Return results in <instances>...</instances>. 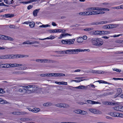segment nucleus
Segmentation results:
<instances>
[{
    "mask_svg": "<svg viewBox=\"0 0 123 123\" xmlns=\"http://www.w3.org/2000/svg\"><path fill=\"white\" fill-rule=\"evenodd\" d=\"M20 68L21 70H25L26 68L27 67L25 66H23L20 67Z\"/></svg>",
    "mask_w": 123,
    "mask_h": 123,
    "instance_id": "58",
    "label": "nucleus"
},
{
    "mask_svg": "<svg viewBox=\"0 0 123 123\" xmlns=\"http://www.w3.org/2000/svg\"><path fill=\"white\" fill-rule=\"evenodd\" d=\"M113 70L114 71H115L117 72H118L119 73L121 71L120 69H117L115 68H113Z\"/></svg>",
    "mask_w": 123,
    "mask_h": 123,
    "instance_id": "42",
    "label": "nucleus"
},
{
    "mask_svg": "<svg viewBox=\"0 0 123 123\" xmlns=\"http://www.w3.org/2000/svg\"><path fill=\"white\" fill-rule=\"evenodd\" d=\"M55 30H49L48 31V32L50 33H54L55 32Z\"/></svg>",
    "mask_w": 123,
    "mask_h": 123,
    "instance_id": "54",
    "label": "nucleus"
},
{
    "mask_svg": "<svg viewBox=\"0 0 123 123\" xmlns=\"http://www.w3.org/2000/svg\"><path fill=\"white\" fill-rule=\"evenodd\" d=\"M5 65L6 68H10L9 64H6Z\"/></svg>",
    "mask_w": 123,
    "mask_h": 123,
    "instance_id": "61",
    "label": "nucleus"
},
{
    "mask_svg": "<svg viewBox=\"0 0 123 123\" xmlns=\"http://www.w3.org/2000/svg\"><path fill=\"white\" fill-rule=\"evenodd\" d=\"M53 73L45 74L46 76H53Z\"/></svg>",
    "mask_w": 123,
    "mask_h": 123,
    "instance_id": "44",
    "label": "nucleus"
},
{
    "mask_svg": "<svg viewBox=\"0 0 123 123\" xmlns=\"http://www.w3.org/2000/svg\"><path fill=\"white\" fill-rule=\"evenodd\" d=\"M95 32L98 35L108 34L111 33L110 32L108 31H96Z\"/></svg>",
    "mask_w": 123,
    "mask_h": 123,
    "instance_id": "6",
    "label": "nucleus"
},
{
    "mask_svg": "<svg viewBox=\"0 0 123 123\" xmlns=\"http://www.w3.org/2000/svg\"><path fill=\"white\" fill-rule=\"evenodd\" d=\"M103 12H100L99 11H92L90 12H80L79 13V14L81 15H96L97 14H103Z\"/></svg>",
    "mask_w": 123,
    "mask_h": 123,
    "instance_id": "3",
    "label": "nucleus"
},
{
    "mask_svg": "<svg viewBox=\"0 0 123 123\" xmlns=\"http://www.w3.org/2000/svg\"><path fill=\"white\" fill-rule=\"evenodd\" d=\"M56 61L53 60H51L50 59H42V63H55Z\"/></svg>",
    "mask_w": 123,
    "mask_h": 123,
    "instance_id": "7",
    "label": "nucleus"
},
{
    "mask_svg": "<svg viewBox=\"0 0 123 123\" xmlns=\"http://www.w3.org/2000/svg\"><path fill=\"white\" fill-rule=\"evenodd\" d=\"M20 120H22V121H24V120L31 121V119H30L29 118H21Z\"/></svg>",
    "mask_w": 123,
    "mask_h": 123,
    "instance_id": "41",
    "label": "nucleus"
},
{
    "mask_svg": "<svg viewBox=\"0 0 123 123\" xmlns=\"http://www.w3.org/2000/svg\"><path fill=\"white\" fill-rule=\"evenodd\" d=\"M90 10H92V11H94L95 10H96L98 11H99L100 12H104L103 13H104L105 12H104L103 11H100V7H91L90 8Z\"/></svg>",
    "mask_w": 123,
    "mask_h": 123,
    "instance_id": "15",
    "label": "nucleus"
},
{
    "mask_svg": "<svg viewBox=\"0 0 123 123\" xmlns=\"http://www.w3.org/2000/svg\"><path fill=\"white\" fill-rule=\"evenodd\" d=\"M75 40L74 39H70V44H73Z\"/></svg>",
    "mask_w": 123,
    "mask_h": 123,
    "instance_id": "47",
    "label": "nucleus"
},
{
    "mask_svg": "<svg viewBox=\"0 0 123 123\" xmlns=\"http://www.w3.org/2000/svg\"><path fill=\"white\" fill-rule=\"evenodd\" d=\"M27 90L26 93H30L31 91L34 92L37 90V86H36L34 85H29L28 86H23Z\"/></svg>",
    "mask_w": 123,
    "mask_h": 123,
    "instance_id": "4",
    "label": "nucleus"
},
{
    "mask_svg": "<svg viewBox=\"0 0 123 123\" xmlns=\"http://www.w3.org/2000/svg\"><path fill=\"white\" fill-rule=\"evenodd\" d=\"M40 110V109L39 108H34L32 109V111L33 112L36 113L38 112Z\"/></svg>",
    "mask_w": 123,
    "mask_h": 123,
    "instance_id": "24",
    "label": "nucleus"
},
{
    "mask_svg": "<svg viewBox=\"0 0 123 123\" xmlns=\"http://www.w3.org/2000/svg\"><path fill=\"white\" fill-rule=\"evenodd\" d=\"M82 49H70V52H72V53L74 54H77L79 52H81Z\"/></svg>",
    "mask_w": 123,
    "mask_h": 123,
    "instance_id": "8",
    "label": "nucleus"
},
{
    "mask_svg": "<svg viewBox=\"0 0 123 123\" xmlns=\"http://www.w3.org/2000/svg\"><path fill=\"white\" fill-rule=\"evenodd\" d=\"M49 26V25H40L39 26V27L40 28H44V27H46L48 26Z\"/></svg>",
    "mask_w": 123,
    "mask_h": 123,
    "instance_id": "46",
    "label": "nucleus"
},
{
    "mask_svg": "<svg viewBox=\"0 0 123 123\" xmlns=\"http://www.w3.org/2000/svg\"><path fill=\"white\" fill-rule=\"evenodd\" d=\"M92 101H93L90 100H87V102H88V103L91 104H92Z\"/></svg>",
    "mask_w": 123,
    "mask_h": 123,
    "instance_id": "56",
    "label": "nucleus"
},
{
    "mask_svg": "<svg viewBox=\"0 0 123 123\" xmlns=\"http://www.w3.org/2000/svg\"><path fill=\"white\" fill-rule=\"evenodd\" d=\"M18 91L21 93H26L27 90L26 89L23 88H20L18 90Z\"/></svg>",
    "mask_w": 123,
    "mask_h": 123,
    "instance_id": "20",
    "label": "nucleus"
},
{
    "mask_svg": "<svg viewBox=\"0 0 123 123\" xmlns=\"http://www.w3.org/2000/svg\"><path fill=\"white\" fill-rule=\"evenodd\" d=\"M87 37L86 36H83V38H82L83 39V40H86L87 39Z\"/></svg>",
    "mask_w": 123,
    "mask_h": 123,
    "instance_id": "60",
    "label": "nucleus"
},
{
    "mask_svg": "<svg viewBox=\"0 0 123 123\" xmlns=\"http://www.w3.org/2000/svg\"><path fill=\"white\" fill-rule=\"evenodd\" d=\"M77 41L79 43H81L83 42V39L81 37H79L77 39Z\"/></svg>",
    "mask_w": 123,
    "mask_h": 123,
    "instance_id": "27",
    "label": "nucleus"
},
{
    "mask_svg": "<svg viewBox=\"0 0 123 123\" xmlns=\"http://www.w3.org/2000/svg\"><path fill=\"white\" fill-rule=\"evenodd\" d=\"M81 110L80 109H77L75 110L74 111V112L75 113L78 114H80L81 113Z\"/></svg>",
    "mask_w": 123,
    "mask_h": 123,
    "instance_id": "33",
    "label": "nucleus"
},
{
    "mask_svg": "<svg viewBox=\"0 0 123 123\" xmlns=\"http://www.w3.org/2000/svg\"><path fill=\"white\" fill-rule=\"evenodd\" d=\"M4 2L6 4H10L11 0H4Z\"/></svg>",
    "mask_w": 123,
    "mask_h": 123,
    "instance_id": "39",
    "label": "nucleus"
},
{
    "mask_svg": "<svg viewBox=\"0 0 123 123\" xmlns=\"http://www.w3.org/2000/svg\"><path fill=\"white\" fill-rule=\"evenodd\" d=\"M122 35L121 34H119L118 35H113L112 36H110V37H119V36H121Z\"/></svg>",
    "mask_w": 123,
    "mask_h": 123,
    "instance_id": "52",
    "label": "nucleus"
},
{
    "mask_svg": "<svg viewBox=\"0 0 123 123\" xmlns=\"http://www.w3.org/2000/svg\"><path fill=\"white\" fill-rule=\"evenodd\" d=\"M102 38H105V39H107L109 38V37L106 36H104L102 37Z\"/></svg>",
    "mask_w": 123,
    "mask_h": 123,
    "instance_id": "64",
    "label": "nucleus"
},
{
    "mask_svg": "<svg viewBox=\"0 0 123 123\" xmlns=\"http://www.w3.org/2000/svg\"><path fill=\"white\" fill-rule=\"evenodd\" d=\"M55 83L58 84L59 85H67V82H64V81L58 82L57 81H55Z\"/></svg>",
    "mask_w": 123,
    "mask_h": 123,
    "instance_id": "17",
    "label": "nucleus"
},
{
    "mask_svg": "<svg viewBox=\"0 0 123 123\" xmlns=\"http://www.w3.org/2000/svg\"><path fill=\"white\" fill-rule=\"evenodd\" d=\"M105 104L109 105H116L117 104L116 103H115V102H106V103H105Z\"/></svg>",
    "mask_w": 123,
    "mask_h": 123,
    "instance_id": "25",
    "label": "nucleus"
},
{
    "mask_svg": "<svg viewBox=\"0 0 123 123\" xmlns=\"http://www.w3.org/2000/svg\"><path fill=\"white\" fill-rule=\"evenodd\" d=\"M3 17L12 18L14 17V15L12 14H7L2 15Z\"/></svg>",
    "mask_w": 123,
    "mask_h": 123,
    "instance_id": "14",
    "label": "nucleus"
},
{
    "mask_svg": "<svg viewBox=\"0 0 123 123\" xmlns=\"http://www.w3.org/2000/svg\"><path fill=\"white\" fill-rule=\"evenodd\" d=\"M55 38V36H52V35H51L49 37H47V38H44V39H40L39 38V40H45L46 39H51L52 40Z\"/></svg>",
    "mask_w": 123,
    "mask_h": 123,
    "instance_id": "16",
    "label": "nucleus"
},
{
    "mask_svg": "<svg viewBox=\"0 0 123 123\" xmlns=\"http://www.w3.org/2000/svg\"><path fill=\"white\" fill-rule=\"evenodd\" d=\"M67 35H69V34H67V33H64L63 34H62L60 35V36L58 37L59 39L62 38L63 37H64Z\"/></svg>",
    "mask_w": 123,
    "mask_h": 123,
    "instance_id": "21",
    "label": "nucleus"
},
{
    "mask_svg": "<svg viewBox=\"0 0 123 123\" xmlns=\"http://www.w3.org/2000/svg\"><path fill=\"white\" fill-rule=\"evenodd\" d=\"M39 42L37 41H34L32 42H31V44H32L35 43L39 44Z\"/></svg>",
    "mask_w": 123,
    "mask_h": 123,
    "instance_id": "43",
    "label": "nucleus"
},
{
    "mask_svg": "<svg viewBox=\"0 0 123 123\" xmlns=\"http://www.w3.org/2000/svg\"><path fill=\"white\" fill-rule=\"evenodd\" d=\"M36 62H40L41 63L42 62V59H37L36 60Z\"/></svg>",
    "mask_w": 123,
    "mask_h": 123,
    "instance_id": "55",
    "label": "nucleus"
},
{
    "mask_svg": "<svg viewBox=\"0 0 123 123\" xmlns=\"http://www.w3.org/2000/svg\"><path fill=\"white\" fill-rule=\"evenodd\" d=\"M30 23V22L29 21H26L24 23H22L23 24H28Z\"/></svg>",
    "mask_w": 123,
    "mask_h": 123,
    "instance_id": "59",
    "label": "nucleus"
},
{
    "mask_svg": "<svg viewBox=\"0 0 123 123\" xmlns=\"http://www.w3.org/2000/svg\"><path fill=\"white\" fill-rule=\"evenodd\" d=\"M23 65L22 64L15 63V67L21 66Z\"/></svg>",
    "mask_w": 123,
    "mask_h": 123,
    "instance_id": "49",
    "label": "nucleus"
},
{
    "mask_svg": "<svg viewBox=\"0 0 123 123\" xmlns=\"http://www.w3.org/2000/svg\"><path fill=\"white\" fill-rule=\"evenodd\" d=\"M87 114V112L86 111L81 110L80 114L82 115H86Z\"/></svg>",
    "mask_w": 123,
    "mask_h": 123,
    "instance_id": "48",
    "label": "nucleus"
},
{
    "mask_svg": "<svg viewBox=\"0 0 123 123\" xmlns=\"http://www.w3.org/2000/svg\"><path fill=\"white\" fill-rule=\"evenodd\" d=\"M106 118H107V119H112L111 117H109V116H106Z\"/></svg>",
    "mask_w": 123,
    "mask_h": 123,
    "instance_id": "62",
    "label": "nucleus"
},
{
    "mask_svg": "<svg viewBox=\"0 0 123 123\" xmlns=\"http://www.w3.org/2000/svg\"><path fill=\"white\" fill-rule=\"evenodd\" d=\"M93 30L92 28H88L85 29L84 30L86 31H89L91 30Z\"/></svg>",
    "mask_w": 123,
    "mask_h": 123,
    "instance_id": "40",
    "label": "nucleus"
},
{
    "mask_svg": "<svg viewBox=\"0 0 123 123\" xmlns=\"http://www.w3.org/2000/svg\"><path fill=\"white\" fill-rule=\"evenodd\" d=\"M33 7V6L32 5H29L27 7V8L29 10Z\"/></svg>",
    "mask_w": 123,
    "mask_h": 123,
    "instance_id": "53",
    "label": "nucleus"
},
{
    "mask_svg": "<svg viewBox=\"0 0 123 123\" xmlns=\"http://www.w3.org/2000/svg\"><path fill=\"white\" fill-rule=\"evenodd\" d=\"M92 44L95 46H100L103 44L102 40L100 38H93L91 39Z\"/></svg>",
    "mask_w": 123,
    "mask_h": 123,
    "instance_id": "2",
    "label": "nucleus"
},
{
    "mask_svg": "<svg viewBox=\"0 0 123 123\" xmlns=\"http://www.w3.org/2000/svg\"><path fill=\"white\" fill-rule=\"evenodd\" d=\"M103 10L106 11H109V9L108 8L100 7V11H102Z\"/></svg>",
    "mask_w": 123,
    "mask_h": 123,
    "instance_id": "31",
    "label": "nucleus"
},
{
    "mask_svg": "<svg viewBox=\"0 0 123 123\" xmlns=\"http://www.w3.org/2000/svg\"><path fill=\"white\" fill-rule=\"evenodd\" d=\"M52 104L51 102H48L43 104V105L44 106H50Z\"/></svg>",
    "mask_w": 123,
    "mask_h": 123,
    "instance_id": "23",
    "label": "nucleus"
},
{
    "mask_svg": "<svg viewBox=\"0 0 123 123\" xmlns=\"http://www.w3.org/2000/svg\"><path fill=\"white\" fill-rule=\"evenodd\" d=\"M22 55H2L0 56V59H13L17 58H22Z\"/></svg>",
    "mask_w": 123,
    "mask_h": 123,
    "instance_id": "1",
    "label": "nucleus"
},
{
    "mask_svg": "<svg viewBox=\"0 0 123 123\" xmlns=\"http://www.w3.org/2000/svg\"><path fill=\"white\" fill-rule=\"evenodd\" d=\"M107 22L106 21H101L99 22H96L94 23L93 24L94 25H97L99 24H106L107 23Z\"/></svg>",
    "mask_w": 123,
    "mask_h": 123,
    "instance_id": "22",
    "label": "nucleus"
},
{
    "mask_svg": "<svg viewBox=\"0 0 123 123\" xmlns=\"http://www.w3.org/2000/svg\"><path fill=\"white\" fill-rule=\"evenodd\" d=\"M92 104H101V103L100 102H96L95 101H93L92 102Z\"/></svg>",
    "mask_w": 123,
    "mask_h": 123,
    "instance_id": "45",
    "label": "nucleus"
},
{
    "mask_svg": "<svg viewBox=\"0 0 123 123\" xmlns=\"http://www.w3.org/2000/svg\"><path fill=\"white\" fill-rule=\"evenodd\" d=\"M40 10V9H38L34 10L33 12V15L34 16H36L37 15V13Z\"/></svg>",
    "mask_w": 123,
    "mask_h": 123,
    "instance_id": "19",
    "label": "nucleus"
},
{
    "mask_svg": "<svg viewBox=\"0 0 123 123\" xmlns=\"http://www.w3.org/2000/svg\"><path fill=\"white\" fill-rule=\"evenodd\" d=\"M53 76L55 77H60L61 76H65V74L62 73H53Z\"/></svg>",
    "mask_w": 123,
    "mask_h": 123,
    "instance_id": "13",
    "label": "nucleus"
},
{
    "mask_svg": "<svg viewBox=\"0 0 123 123\" xmlns=\"http://www.w3.org/2000/svg\"><path fill=\"white\" fill-rule=\"evenodd\" d=\"M121 105H119L118 106H116L113 107V109L116 111H121Z\"/></svg>",
    "mask_w": 123,
    "mask_h": 123,
    "instance_id": "18",
    "label": "nucleus"
},
{
    "mask_svg": "<svg viewBox=\"0 0 123 123\" xmlns=\"http://www.w3.org/2000/svg\"><path fill=\"white\" fill-rule=\"evenodd\" d=\"M89 111L92 113L96 114H100L101 113V112L99 111L98 110L94 109H89Z\"/></svg>",
    "mask_w": 123,
    "mask_h": 123,
    "instance_id": "9",
    "label": "nucleus"
},
{
    "mask_svg": "<svg viewBox=\"0 0 123 123\" xmlns=\"http://www.w3.org/2000/svg\"><path fill=\"white\" fill-rule=\"evenodd\" d=\"M61 106L62 108H66L68 107V105L63 103H61Z\"/></svg>",
    "mask_w": 123,
    "mask_h": 123,
    "instance_id": "30",
    "label": "nucleus"
},
{
    "mask_svg": "<svg viewBox=\"0 0 123 123\" xmlns=\"http://www.w3.org/2000/svg\"><path fill=\"white\" fill-rule=\"evenodd\" d=\"M30 24L29 25V26L33 28L34 27L35 25V23L33 22H30L29 23Z\"/></svg>",
    "mask_w": 123,
    "mask_h": 123,
    "instance_id": "32",
    "label": "nucleus"
},
{
    "mask_svg": "<svg viewBox=\"0 0 123 123\" xmlns=\"http://www.w3.org/2000/svg\"><path fill=\"white\" fill-rule=\"evenodd\" d=\"M76 88L78 89H83L86 88V86H84L81 85L76 87Z\"/></svg>",
    "mask_w": 123,
    "mask_h": 123,
    "instance_id": "29",
    "label": "nucleus"
},
{
    "mask_svg": "<svg viewBox=\"0 0 123 123\" xmlns=\"http://www.w3.org/2000/svg\"><path fill=\"white\" fill-rule=\"evenodd\" d=\"M12 114L14 115H23L27 114V113L25 112H17L15 111L13 112L12 113Z\"/></svg>",
    "mask_w": 123,
    "mask_h": 123,
    "instance_id": "11",
    "label": "nucleus"
},
{
    "mask_svg": "<svg viewBox=\"0 0 123 123\" xmlns=\"http://www.w3.org/2000/svg\"><path fill=\"white\" fill-rule=\"evenodd\" d=\"M122 93V89L120 88H118L117 89V93L118 95H119L121 94Z\"/></svg>",
    "mask_w": 123,
    "mask_h": 123,
    "instance_id": "28",
    "label": "nucleus"
},
{
    "mask_svg": "<svg viewBox=\"0 0 123 123\" xmlns=\"http://www.w3.org/2000/svg\"><path fill=\"white\" fill-rule=\"evenodd\" d=\"M93 73H97L98 74H101L102 73L101 72V71H94V72H93Z\"/></svg>",
    "mask_w": 123,
    "mask_h": 123,
    "instance_id": "51",
    "label": "nucleus"
},
{
    "mask_svg": "<svg viewBox=\"0 0 123 123\" xmlns=\"http://www.w3.org/2000/svg\"><path fill=\"white\" fill-rule=\"evenodd\" d=\"M12 73L15 75H20L24 74L25 72L21 71H14L12 72Z\"/></svg>",
    "mask_w": 123,
    "mask_h": 123,
    "instance_id": "12",
    "label": "nucleus"
},
{
    "mask_svg": "<svg viewBox=\"0 0 123 123\" xmlns=\"http://www.w3.org/2000/svg\"><path fill=\"white\" fill-rule=\"evenodd\" d=\"M9 27L10 28L16 29V28H18L17 26H16L13 25H10Z\"/></svg>",
    "mask_w": 123,
    "mask_h": 123,
    "instance_id": "37",
    "label": "nucleus"
},
{
    "mask_svg": "<svg viewBox=\"0 0 123 123\" xmlns=\"http://www.w3.org/2000/svg\"><path fill=\"white\" fill-rule=\"evenodd\" d=\"M68 40H62V42L63 44H68Z\"/></svg>",
    "mask_w": 123,
    "mask_h": 123,
    "instance_id": "38",
    "label": "nucleus"
},
{
    "mask_svg": "<svg viewBox=\"0 0 123 123\" xmlns=\"http://www.w3.org/2000/svg\"><path fill=\"white\" fill-rule=\"evenodd\" d=\"M10 68L15 67V63L14 64H9Z\"/></svg>",
    "mask_w": 123,
    "mask_h": 123,
    "instance_id": "50",
    "label": "nucleus"
},
{
    "mask_svg": "<svg viewBox=\"0 0 123 123\" xmlns=\"http://www.w3.org/2000/svg\"><path fill=\"white\" fill-rule=\"evenodd\" d=\"M114 9H119L120 8L123 9V5H122L120 6H118L117 7H115L113 8Z\"/></svg>",
    "mask_w": 123,
    "mask_h": 123,
    "instance_id": "35",
    "label": "nucleus"
},
{
    "mask_svg": "<svg viewBox=\"0 0 123 123\" xmlns=\"http://www.w3.org/2000/svg\"><path fill=\"white\" fill-rule=\"evenodd\" d=\"M22 44H31V42L29 40L25 41V42L23 43Z\"/></svg>",
    "mask_w": 123,
    "mask_h": 123,
    "instance_id": "36",
    "label": "nucleus"
},
{
    "mask_svg": "<svg viewBox=\"0 0 123 123\" xmlns=\"http://www.w3.org/2000/svg\"><path fill=\"white\" fill-rule=\"evenodd\" d=\"M61 54H68L69 53V50L61 51Z\"/></svg>",
    "mask_w": 123,
    "mask_h": 123,
    "instance_id": "26",
    "label": "nucleus"
},
{
    "mask_svg": "<svg viewBox=\"0 0 123 123\" xmlns=\"http://www.w3.org/2000/svg\"><path fill=\"white\" fill-rule=\"evenodd\" d=\"M8 102L6 100L2 99V100L0 102V104H6L8 103Z\"/></svg>",
    "mask_w": 123,
    "mask_h": 123,
    "instance_id": "34",
    "label": "nucleus"
},
{
    "mask_svg": "<svg viewBox=\"0 0 123 123\" xmlns=\"http://www.w3.org/2000/svg\"><path fill=\"white\" fill-rule=\"evenodd\" d=\"M2 38H3L2 39L3 40H8L10 41H13L14 40L13 38L12 37L4 35H3Z\"/></svg>",
    "mask_w": 123,
    "mask_h": 123,
    "instance_id": "10",
    "label": "nucleus"
},
{
    "mask_svg": "<svg viewBox=\"0 0 123 123\" xmlns=\"http://www.w3.org/2000/svg\"><path fill=\"white\" fill-rule=\"evenodd\" d=\"M52 25L54 26H55L57 25L54 22H52Z\"/></svg>",
    "mask_w": 123,
    "mask_h": 123,
    "instance_id": "63",
    "label": "nucleus"
},
{
    "mask_svg": "<svg viewBox=\"0 0 123 123\" xmlns=\"http://www.w3.org/2000/svg\"><path fill=\"white\" fill-rule=\"evenodd\" d=\"M55 30H56V31H55V32H61L62 29H55Z\"/></svg>",
    "mask_w": 123,
    "mask_h": 123,
    "instance_id": "57",
    "label": "nucleus"
},
{
    "mask_svg": "<svg viewBox=\"0 0 123 123\" xmlns=\"http://www.w3.org/2000/svg\"><path fill=\"white\" fill-rule=\"evenodd\" d=\"M109 115L113 117H123V114L118 112H111L109 113Z\"/></svg>",
    "mask_w": 123,
    "mask_h": 123,
    "instance_id": "5",
    "label": "nucleus"
}]
</instances>
